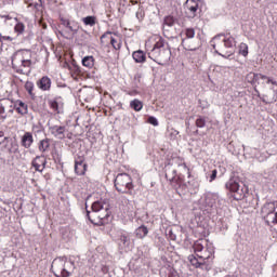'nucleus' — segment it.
<instances>
[{"instance_id":"f257e3e1","label":"nucleus","mask_w":277,"mask_h":277,"mask_svg":"<svg viewBox=\"0 0 277 277\" xmlns=\"http://www.w3.org/2000/svg\"><path fill=\"white\" fill-rule=\"evenodd\" d=\"M91 209L92 212L87 210V217L91 224H94L95 226H105V224H109V217L111 215L109 203H105L103 201H94L91 206Z\"/></svg>"},{"instance_id":"f03ea898","label":"nucleus","mask_w":277,"mask_h":277,"mask_svg":"<svg viewBox=\"0 0 277 277\" xmlns=\"http://www.w3.org/2000/svg\"><path fill=\"white\" fill-rule=\"evenodd\" d=\"M148 57L159 66L168 64V61L172 57V50H170V45L166 42L163 37H156V43L151 51L148 52Z\"/></svg>"},{"instance_id":"7ed1b4c3","label":"nucleus","mask_w":277,"mask_h":277,"mask_svg":"<svg viewBox=\"0 0 277 277\" xmlns=\"http://www.w3.org/2000/svg\"><path fill=\"white\" fill-rule=\"evenodd\" d=\"M215 249L213 246H208L205 252L192 254L188 256V261L196 269H202V272H211L213 269V259H215Z\"/></svg>"},{"instance_id":"20e7f679","label":"nucleus","mask_w":277,"mask_h":277,"mask_svg":"<svg viewBox=\"0 0 277 277\" xmlns=\"http://www.w3.org/2000/svg\"><path fill=\"white\" fill-rule=\"evenodd\" d=\"M11 66L17 75H25L26 77L31 75V60L25 58V52L23 50L13 53L11 56Z\"/></svg>"},{"instance_id":"39448f33","label":"nucleus","mask_w":277,"mask_h":277,"mask_svg":"<svg viewBox=\"0 0 277 277\" xmlns=\"http://www.w3.org/2000/svg\"><path fill=\"white\" fill-rule=\"evenodd\" d=\"M225 189L233 194L234 200H243L248 192H250L248 185L243 184L239 176L235 175L230 176L229 180L225 183Z\"/></svg>"},{"instance_id":"423d86ee","label":"nucleus","mask_w":277,"mask_h":277,"mask_svg":"<svg viewBox=\"0 0 277 277\" xmlns=\"http://www.w3.org/2000/svg\"><path fill=\"white\" fill-rule=\"evenodd\" d=\"M247 79H248L249 83H251V85H255V83H258V85H261V83H262V85H265V83H267V84L272 83V85H275V88H273V92H274L273 98L271 101L262 98V102L265 103L266 105H269V103H276V101H277V82H276V80L267 77L266 75L254 74V72L248 74Z\"/></svg>"},{"instance_id":"0eeeda50","label":"nucleus","mask_w":277,"mask_h":277,"mask_svg":"<svg viewBox=\"0 0 277 277\" xmlns=\"http://www.w3.org/2000/svg\"><path fill=\"white\" fill-rule=\"evenodd\" d=\"M224 199H220V194L212 193L206 196V199L198 201L199 210L202 211L203 215H209L215 211L219 207H222Z\"/></svg>"},{"instance_id":"6e6552de","label":"nucleus","mask_w":277,"mask_h":277,"mask_svg":"<svg viewBox=\"0 0 277 277\" xmlns=\"http://www.w3.org/2000/svg\"><path fill=\"white\" fill-rule=\"evenodd\" d=\"M52 269H58L60 274L54 273L55 277H70L75 272V262L68 261V258L62 256L52 262Z\"/></svg>"},{"instance_id":"1a4fd4ad","label":"nucleus","mask_w":277,"mask_h":277,"mask_svg":"<svg viewBox=\"0 0 277 277\" xmlns=\"http://www.w3.org/2000/svg\"><path fill=\"white\" fill-rule=\"evenodd\" d=\"M175 183L176 185L174 187L179 196H187V194L194 196L198 194V188L200 187L196 180H189L187 183H185L181 175H177Z\"/></svg>"},{"instance_id":"9d476101","label":"nucleus","mask_w":277,"mask_h":277,"mask_svg":"<svg viewBox=\"0 0 277 277\" xmlns=\"http://www.w3.org/2000/svg\"><path fill=\"white\" fill-rule=\"evenodd\" d=\"M115 187L119 194H133V180L128 173H119L115 179Z\"/></svg>"},{"instance_id":"9b49d317","label":"nucleus","mask_w":277,"mask_h":277,"mask_svg":"<svg viewBox=\"0 0 277 277\" xmlns=\"http://www.w3.org/2000/svg\"><path fill=\"white\" fill-rule=\"evenodd\" d=\"M261 215L263 220L266 222L267 226L276 225L277 224L276 203L274 202L264 203L261 209Z\"/></svg>"},{"instance_id":"f8f14e48","label":"nucleus","mask_w":277,"mask_h":277,"mask_svg":"<svg viewBox=\"0 0 277 277\" xmlns=\"http://www.w3.org/2000/svg\"><path fill=\"white\" fill-rule=\"evenodd\" d=\"M223 36V47H221V51H224L225 49H228V51H226V55H222V57H224L225 60H228V57H230V55H235V47H237V40L235 39V37H233L229 32H227L226 35H221Z\"/></svg>"},{"instance_id":"ddd939ff","label":"nucleus","mask_w":277,"mask_h":277,"mask_svg":"<svg viewBox=\"0 0 277 277\" xmlns=\"http://www.w3.org/2000/svg\"><path fill=\"white\" fill-rule=\"evenodd\" d=\"M163 170L167 181H170L174 187L176 185V181L179 180V177H176V166H174V159L166 162Z\"/></svg>"},{"instance_id":"4468645a","label":"nucleus","mask_w":277,"mask_h":277,"mask_svg":"<svg viewBox=\"0 0 277 277\" xmlns=\"http://www.w3.org/2000/svg\"><path fill=\"white\" fill-rule=\"evenodd\" d=\"M183 8L187 18H196V13L200 9V4L198 0H186Z\"/></svg>"},{"instance_id":"2eb2a0df","label":"nucleus","mask_w":277,"mask_h":277,"mask_svg":"<svg viewBox=\"0 0 277 277\" xmlns=\"http://www.w3.org/2000/svg\"><path fill=\"white\" fill-rule=\"evenodd\" d=\"M14 21H18L17 18H12L10 15H0V36L1 34H6L12 29L14 25Z\"/></svg>"},{"instance_id":"dca6fc26","label":"nucleus","mask_w":277,"mask_h":277,"mask_svg":"<svg viewBox=\"0 0 277 277\" xmlns=\"http://www.w3.org/2000/svg\"><path fill=\"white\" fill-rule=\"evenodd\" d=\"M66 29H68L69 31H58V34L61 36H63V38H66V40H70V35L71 36H76V34H79V23L76 21H69V24L65 26Z\"/></svg>"},{"instance_id":"f3484780","label":"nucleus","mask_w":277,"mask_h":277,"mask_svg":"<svg viewBox=\"0 0 277 277\" xmlns=\"http://www.w3.org/2000/svg\"><path fill=\"white\" fill-rule=\"evenodd\" d=\"M83 161H85V159L81 156L75 159V172L78 176H83L88 170V164Z\"/></svg>"},{"instance_id":"a211bd4d","label":"nucleus","mask_w":277,"mask_h":277,"mask_svg":"<svg viewBox=\"0 0 277 277\" xmlns=\"http://www.w3.org/2000/svg\"><path fill=\"white\" fill-rule=\"evenodd\" d=\"M51 135L57 140H64L66 137V127L65 126H51L49 127Z\"/></svg>"},{"instance_id":"6ab92c4d","label":"nucleus","mask_w":277,"mask_h":277,"mask_svg":"<svg viewBox=\"0 0 277 277\" xmlns=\"http://www.w3.org/2000/svg\"><path fill=\"white\" fill-rule=\"evenodd\" d=\"M32 168H35L36 172H43L44 168H47V158L44 155L37 156L35 159L31 161Z\"/></svg>"},{"instance_id":"aec40b11","label":"nucleus","mask_w":277,"mask_h":277,"mask_svg":"<svg viewBox=\"0 0 277 277\" xmlns=\"http://www.w3.org/2000/svg\"><path fill=\"white\" fill-rule=\"evenodd\" d=\"M48 105L54 114H64V103L60 102V97H55L54 100H49Z\"/></svg>"},{"instance_id":"412c9836","label":"nucleus","mask_w":277,"mask_h":277,"mask_svg":"<svg viewBox=\"0 0 277 277\" xmlns=\"http://www.w3.org/2000/svg\"><path fill=\"white\" fill-rule=\"evenodd\" d=\"M105 38H108V40H110V44L113 49H115V51H120V49H122V43L118 42V40H116V38L111 36V31H107L104 35H102L101 41L103 42Z\"/></svg>"},{"instance_id":"4be33fe9","label":"nucleus","mask_w":277,"mask_h":277,"mask_svg":"<svg viewBox=\"0 0 277 277\" xmlns=\"http://www.w3.org/2000/svg\"><path fill=\"white\" fill-rule=\"evenodd\" d=\"M51 78H49L48 76H43L37 81V88H39V90H42V92H49V90H51Z\"/></svg>"},{"instance_id":"5701e85b","label":"nucleus","mask_w":277,"mask_h":277,"mask_svg":"<svg viewBox=\"0 0 277 277\" xmlns=\"http://www.w3.org/2000/svg\"><path fill=\"white\" fill-rule=\"evenodd\" d=\"M34 144V134L31 132H25L21 138V145L23 148H31Z\"/></svg>"},{"instance_id":"b1692460","label":"nucleus","mask_w":277,"mask_h":277,"mask_svg":"<svg viewBox=\"0 0 277 277\" xmlns=\"http://www.w3.org/2000/svg\"><path fill=\"white\" fill-rule=\"evenodd\" d=\"M14 109L19 114V116H27V114H29V106H27L23 101H17Z\"/></svg>"},{"instance_id":"393cba45","label":"nucleus","mask_w":277,"mask_h":277,"mask_svg":"<svg viewBox=\"0 0 277 277\" xmlns=\"http://www.w3.org/2000/svg\"><path fill=\"white\" fill-rule=\"evenodd\" d=\"M132 57L136 64H144L146 62V53L142 50L134 51Z\"/></svg>"},{"instance_id":"a878e982","label":"nucleus","mask_w":277,"mask_h":277,"mask_svg":"<svg viewBox=\"0 0 277 277\" xmlns=\"http://www.w3.org/2000/svg\"><path fill=\"white\" fill-rule=\"evenodd\" d=\"M51 148V138H43L38 143L39 153H47Z\"/></svg>"},{"instance_id":"bb28decb","label":"nucleus","mask_w":277,"mask_h":277,"mask_svg":"<svg viewBox=\"0 0 277 277\" xmlns=\"http://www.w3.org/2000/svg\"><path fill=\"white\" fill-rule=\"evenodd\" d=\"M134 235L137 239H144L148 235V227H146V225L138 226L135 229Z\"/></svg>"},{"instance_id":"cd10ccee","label":"nucleus","mask_w":277,"mask_h":277,"mask_svg":"<svg viewBox=\"0 0 277 277\" xmlns=\"http://www.w3.org/2000/svg\"><path fill=\"white\" fill-rule=\"evenodd\" d=\"M175 23H176V18H174V16L172 15L166 16L163 19V27H162L163 31H168V27H174Z\"/></svg>"},{"instance_id":"c85d7f7f","label":"nucleus","mask_w":277,"mask_h":277,"mask_svg":"<svg viewBox=\"0 0 277 277\" xmlns=\"http://www.w3.org/2000/svg\"><path fill=\"white\" fill-rule=\"evenodd\" d=\"M81 22L85 27H94L96 25V16L94 15H88L85 17L81 18Z\"/></svg>"},{"instance_id":"c756f323","label":"nucleus","mask_w":277,"mask_h":277,"mask_svg":"<svg viewBox=\"0 0 277 277\" xmlns=\"http://www.w3.org/2000/svg\"><path fill=\"white\" fill-rule=\"evenodd\" d=\"M130 108L134 111H140L141 109H144V102L138 98H134L130 102Z\"/></svg>"},{"instance_id":"7c9ffc66","label":"nucleus","mask_w":277,"mask_h":277,"mask_svg":"<svg viewBox=\"0 0 277 277\" xmlns=\"http://www.w3.org/2000/svg\"><path fill=\"white\" fill-rule=\"evenodd\" d=\"M118 243L119 248H121V250H124V248H129V246H131V238H129V236L127 235H121Z\"/></svg>"},{"instance_id":"2f4dec72","label":"nucleus","mask_w":277,"mask_h":277,"mask_svg":"<svg viewBox=\"0 0 277 277\" xmlns=\"http://www.w3.org/2000/svg\"><path fill=\"white\" fill-rule=\"evenodd\" d=\"M82 66L85 68H94V56H84L82 58Z\"/></svg>"},{"instance_id":"473e14b6","label":"nucleus","mask_w":277,"mask_h":277,"mask_svg":"<svg viewBox=\"0 0 277 277\" xmlns=\"http://www.w3.org/2000/svg\"><path fill=\"white\" fill-rule=\"evenodd\" d=\"M34 88H35L34 82H31V81H26V83H25V90H26V92H28L29 96H30L32 100L36 98V93L34 92Z\"/></svg>"},{"instance_id":"72a5a7b5","label":"nucleus","mask_w":277,"mask_h":277,"mask_svg":"<svg viewBox=\"0 0 277 277\" xmlns=\"http://www.w3.org/2000/svg\"><path fill=\"white\" fill-rule=\"evenodd\" d=\"M197 129H205L207 127V119L202 116H198V118L195 121Z\"/></svg>"},{"instance_id":"f704fd0d","label":"nucleus","mask_w":277,"mask_h":277,"mask_svg":"<svg viewBox=\"0 0 277 277\" xmlns=\"http://www.w3.org/2000/svg\"><path fill=\"white\" fill-rule=\"evenodd\" d=\"M205 240H197L195 241L193 249L196 253L198 252H202V250H205V245H203Z\"/></svg>"},{"instance_id":"c9c22d12","label":"nucleus","mask_w":277,"mask_h":277,"mask_svg":"<svg viewBox=\"0 0 277 277\" xmlns=\"http://www.w3.org/2000/svg\"><path fill=\"white\" fill-rule=\"evenodd\" d=\"M5 105H8V101H4V103H0V118L2 120H5V118H8V115L5 114Z\"/></svg>"},{"instance_id":"e433bc0d","label":"nucleus","mask_w":277,"mask_h":277,"mask_svg":"<svg viewBox=\"0 0 277 277\" xmlns=\"http://www.w3.org/2000/svg\"><path fill=\"white\" fill-rule=\"evenodd\" d=\"M239 54L242 55L243 57H248V44L246 43H240L239 45Z\"/></svg>"},{"instance_id":"4c0bfd02","label":"nucleus","mask_w":277,"mask_h":277,"mask_svg":"<svg viewBox=\"0 0 277 277\" xmlns=\"http://www.w3.org/2000/svg\"><path fill=\"white\" fill-rule=\"evenodd\" d=\"M14 31L15 34H23L25 31V24L18 22L15 26H14Z\"/></svg>"},{"instance_id":"58836bf2","label":"nucleus","mask_w":277,"mask_h":277,"mask_svg":"<svg viewBox=\"0 0 277 277\" xmlns=\"http://www.w3.org/2000/svg\"><path fill=\"white\" fill-rule=\"evenodd\" d=\"M185 36L186 38H194V36H196V30L194 28H186L185 29Z\"/></svg>"},{"instance_id":"ea45409f","label":"nucleus","mask_w":277,"mask_h":277,"mask_svg":"<svg viewBox=\"0 0 277 277\" xmlns=\"http://www.w3.org/2000/svg\"><path fill=\"white\" fill-rule=\"evenodd\" d=\"M147 122L153 127H159V121L153 116L148 117Z\"/></svg>"},{"instance_id":"a19ab883","label":"nucleus","mask_w":277,"mask_h":277,"mask_svg":"<svg viewBox=\"0 0 277 277\" xmlns=\"http://www.w3.org/2000/svg\"><path fill=\"white\" fill-rule=\"evenodd\" d=\"M168 133H169V137L171 140H176V135H179V131H176L174 129L168 130Z\"/></svg>"},{"instance_id":"79ce46f5","label":"nucleus","mask_w":277,"mask_h":277,"mask_svg":"<svg viewBox=\"0 0 277 277\" xmlns=\"http://www.w3.org/2000/svg\"><path fill=\"white\" fill-rule=\"evenodd\" d=\"M167 235H168L169 239H171V241H176V234H174V232L172 229H169Z\"/></svg>"},{"instance_id":"37998d69","label":"nucleus","mask_w":277,"mask_h":277,"mask_svg":"<svg viewBox=\"0 0 277 277\" xmlns=\"http://www.w3.org/2000/svg\"><path fill=\"white\" fill-rule=\"evenodd\" d=\"M217 179V170H212V173L210 175V183H213V180Z\"/></svg>"},{"instance_id":"c03bdc74","label":"nucleus","mask_w":277,"mask_h":277,"mask_svg":"<svg viewBox=\"0 0 277 277\" xmlns=\"http://www.w3.org/2000/svg\"><path fill=\"white\" fill-rule=\"evenodd\" d=\"M136 18L138 21H142V18H144V11H142V9H138V11L136 12Z\"/></svg>"},{"instance_id":"a18cd8bd","label":"nucleus","mask_w":277,"mask_h":277,"mask_svg":"<svg viewBox=\"0 0 277 277\" xmlns=\"http://www.w3.org/2000/svg\"><path fill=\"white\" fill-rule=\"evenodd\" d=\"M220 38H222V35H217L215 36L210 42H211V47L213 49H215V40H220Z\"/></svg>"},{"instance_id":"49530a36","label":"nucleus","mask_w":277,"mask_h":277,"mask_svg":"<svg viewBox=\"0 0 277 277\" xmlns=\"http://www.w3.org/2000/svg\"><path fill=\"white\" fill-rule=\"evenodd\" d=\"M69 23H70V19H66L64 17H61V25H63V27H66Z\"/></svg>"},{"instance_id":"de8ad7c7","label":"nucleus","mask_w":277,"mask_h":277,"mask_svg":"<svg viewBox=\"0 0 277 277\" xmlns=\"http://www.w3.org/2000/svg\"><path fill=\"white\" fill-rule=\"evenodd\" d=\"M127 94H129V96H137L140 92H137V90H132V91H127Z\"/></svg>"},{"instance_id":"09e8293b","label":"nucleus","mask_w":277,"mask_h":277,"mask_svg":"<svg viewBox=\"0 0 277 277\" xmlns=\"http://www.w3.org/2000/svg\"><path fill=\"white\" fill-rule=\"evenodd\" d=\"M2 38H3V40H9L10 42H12V37H10V36H3Z\"/></svg>"},{"instance_id":"8fccbe9b","label":"nucleus","mask_w":277,"mask_h":277,"mask_svg":"<svg viewBox=\"0 0 277 277\" xmlns=\"http://www.w3.org/2000/svg\"><path fill=\"white\" fill-rule=\"evenodd\" d=\"M38 1H39V3L35 2V8H38V6L42 5V0H38Z\"/></svg>"},{"instance_id":"3c124183","label":"nucleus","mask_w":277,"mask_h":277,"mask_svg":"<svg viewBox=\"0 0 277 277\" xmlns=\"http://www.w3.org/2000/svg\"><path fill=\"white\" fill-rule=\"evenodd\" d=\"M54 161H55V163H61L62 158H60V156H57V158H54Z\"/></svg>"},{"instance_id":"603ef678","label":"nucleus","mask_w":277,"mask_h":277,"mask_svg":"<svg viewBox=\"0 0 277 277\" xmlns=\"http://www.w3.org/2000/svg\"><path fill=\"white\" fill-rule=\"evenodd\" d=\"M215 53H216L217 55H221V57H222V55H228V54H226V52H225V54H222V53H220V51H217V50H215Z\"/></svg>"},{"instance_id":"864d4df0","label":"nucleus","mask_w":277,"mask_h":277,"mask_svg":"<svg viewBox=\"0 0 277 277\" xmlns=\"http://www.w3.org/2000/svg\"><path fill=\"white\" fill-rule=\"evenodd\" d=\"M3 135H5V132L0 131V137H3Z\"/></svg>"},{"instance_id":"5fc2aeb1","label":"nucleus","mask_w":277,"mask_h":277,"mask_svg":"<svg viewBox=\"0 0 277 277\" xmlns=\"http://www.w3.org/2000/svg\"><path fill=\"white\" fill-rule=\"evenodd\" d=\"M9 111H10V114H14V109H10Z\"/></svg>"},{"instance_id":"6e6d98bb","label":"nucleus","mask_w":277,"mask_h":277,"mask_svg":"<svg viewBox=\"0 0 277 277\" xmlns=\"http://www.w3.org/2000/svg\"><path fill=\"white\" fill-rule=\"evenodd\" d=\"M16 150H17V149H14V150L10 149V153H16Z\"/></svg>"},{"instance_id":"4d7b16f0","label":"nucleus","mask_w":277,"mask_h":277,"mask_svg":"<svg viewBox=\"0 0 277 277\" xmlns=\"http://www.w3.org/2000/svg\"><path fill=\"white\" fill-rule=\"evenodd\" d=\"M254 91L256 92V94H259V90H256V88H254Z\"/></svg>"},{"instance_id":"13d9d810","label":"nucleus","mask_w":277,"mask_h":277,"mask_svg":"<svg viewBox=\"0 0 277 277\" xmlns=\"http://www.w3.org/2000/svg\"><path fill=\"white\" fill-rule=\"evenodd\" d=\"M189 176H192V173L188 171V179H189Z\"/></svg>"},{"instance_id":"bf43d9fd","label":"nucleus","mask_w":277,"mask_h":277,"mask_svg":"<svg viewBox=\"0 0 277 277\" xmlns=\"http://www.w3.org/2000/svg\"><path fill=\"white\" fill-rule=\"evenodd\" d=\"M195 133H197V134H198V130H196V131H195Z\"/></svg>"},{"instance_id":"052dcab7","label":"nucleus","mask_w":277,"mask_h":277,"mask_svg":"<svg viewBox=\"0 0 277 277\" xmlns=\"http://www.w3.org/2000/svg\"><path fill=\"white\" fill-rule=\"evenodd\" d=\"M8 140V137H4V141Z\"/></svg>"}]
</instances>
